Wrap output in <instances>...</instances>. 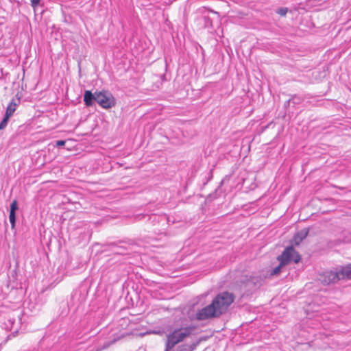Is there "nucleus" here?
Masks as SVG:
<instances>
[{"mask_svg": "<svg viewBox=\"0 0 351 351\" xmlns=\"http://www.w3.org/2000/svg\"><path fill=\"white\" fill-rule=\"evenodd\" d=\"M340 280H351V263L340 266L335 271L332 270L326 271L321 281L324 285H329Z\"/></svg>", "mask_w": 351, "mask_h": 351, "instance_id": "nucleus-1", "label": "nucleus"}, {"mask_svg": "<svg viewBox=\"0 0 351 351\" xmlns=\"http://www.w3.org/2000/svg\"><path fill=\"white\" fill-rule=\"evenodd\" d=\"M189 336V331L184 328L183 324L174 326L171 328V331L167 335L165 351H171L176 345L182 342Z\"/></svg>", "mask_w": 351, "mask_h": 351, "instance_id": "nucleus-2", "label": "nucleus"}, {"mask_svg": "<svg viewBox=\"0 0 351 351\" xmlns=\"http://www.w3.org/2000/svg\"><path fill=\"white\" fill-rule=\"evenodd\" d=\"M234 293L226 291L219 293L211 303L220 317L226 313L229 306L234 302Z\"/></svg>", "mask_w": 351, "mask_h": 351, "instance_id": "nucleus-3", "label": "nucleus"}, {"mask_svg": "<svg viewBox=\"0 0 351 351\" xmlns=\"http://www.w3.org/2000/svg\"><path fill=\"white\" fill-rule=\"evenodd\" d=\"M134 245V243L130 241L119 240L113 242H106L104 243H96L95 245H100L104 250L102 252L110 250L114 254L118 255H126L130 253L132 250L131 246Z\"/></svg>", "mask_w": 351, "mask_h": 351, "instance_id": "nucleus-4", "label": "nucleus"}, {"mask_svg": "<svg viewBox=\"0 0 351 351\" xmlns=\"http://www.w3.org/2000/svg\"><path fill=\"white\" fill-rule=\"evenodd\" d=\"M302 259L301 255L295 250L293 245L287 246L282 254L277 256L278 261H282L287 265L293 262L298 263Z\"/></svg>", "mask_w": 351, "mask_h": 351, "instance_id": "nucleus-5", "label": "nucleus"}, {"mask_svg": "<svg viewBox=\"0 0 351 351\" xmlns=\"http://www.w3.org/2000/svg\"><path fill=\"white\" fill-rule=\"evenodd\" d=\"M219 317V314L217 313L212 303L207 305L204 308L199 310L194 317L191 319H197L198 321H203L208 319Z\"/></svg>", "mask_w": 351, "mask_h": 351, "instance_id": "nucleus-6", "label": "nucleus"}, {"mask_svg": "<svg viewBox=\"0 0 351 351\" xmlns=\"http://www.w3.org/2000/svg\"><path fill=\"white\" fill-rule=\"evenodd\" d=\"M97 103L101 108L109 109L115 106L116 101L110 93L108 91H98Z\"/></svg>", "mask_w": 351, "mask_h": 351, "instance_id": "nucleus-7", "label": "nucleus"}, {"mask_svg": "<svg viewBox=\"0 0 351 351\" xmlns=\"http://www.w3.org/2000/svg\"><path fill=\"white\" fill-rule=\"evenodd\" d=\"M162 219L161 217L156 215H145V214H139L134 217V219L136 221H145V223L148 224H151L152 226L156 225V223H159L160 220Z\"/></svg>", "mask_w": 351, "mask_h": 351, "instance_id": "nucleus-8", "label": "nucleus"}, {"mask_svg": "<svg viewBox=\"0 0 351 351\" xmlns=\"http://www.w3.org/2000/svg\"><path fill=\"white\" fill-rule=\"evenodd\" d=\"M309 232V228H303L301 230L297 232L293 237V238L289 241V245H293V246L299 245L302 241L306 239Z\"/></svg>", "mask_w": 351, "mask_h": 351, "instance_id": "nucleus-9", "label": "nucleus"}, {"mask_svg": "<svg viewBox=\"0 0 351 351\" xmlns=\"http://www.w3.org/2000/svg\"><path fill=\"white\" fill-rule=\"evenodd\" d=\"M19 210L18 202L16 199H14L10 206V213H9V220L11 223L12 230H14L16 227V212Z\"/></svg>", "mask_w": 351, "mask_h": 351, "instance_id": "nucleus-10", "label": "nucleus"}, {"mask_svg": "<svg viewBox=\"0 0 351 351\" xmlns=\"http://www.w3.org/2000/svg\"><path fill=\"white\" fill-rule=\"evenodd\" d=\"M97 90H96L94 93H93L92 91L89 90H86L84 91V104L87 107H90L95 104V102H97Z\"/></svg>", "mask_w": 351, "mask_h": 351, "instance_id": "nucleus-11", "label": "nucleus"}, {"mask_svg": "<svg viewBox=\"0 0 351 351\" xmlns=\"http://www.w3.org/2000/svg\"><path fill=\"white\" fill-rule=\"evenodd\" d=\"M202 339L193 342L191 344L183 343L178 346L175 349L173 348L171 351H193L196 349L197 346L201 342Z\"/></svg>", "mask_w": 351, "mask_h": 351, "instance_id": "nucleus-12", "label": "nucleus"}, {"mask_svg": "<svg viewBox=\"0 0 351 351\" xmlns=\"http://www.w3.org/2000/svg\"><path fill=\"white\" fill-rule=\"evenodd\" d=\"M19 104H20V97H17L16 99L13 98L10 101L9 105L8 106L5 114L12 117L13 113L16 110V107L17 106H19Z\"/></svg>", "mask_w": 351, "mask_h": 351, "instance_id": "nucleus-13", "label": "nucleus"}, {"mask_svg": "<svg viewBox=\"0 0 351 351\" xmlns=\"http://www.w3.org/2000/svg\"><path fill=\"white\" fill-rule=\"evenodd\" d=\"M279 262H280L279 265L277 267H276L275 268H274L272 269V271H271V276L279 275L280 274V272L282 271V269L287 265L282 261H279Z\"/></svg>", "mask_w": 351, "mask_h": 351, "instance_id": "nucleus-14", "label": "nucleus"}, {"mask_svg": "<svg viewBox=\"0 0 351 351\" xmlns=\"http://www.w3.org/2000/svg\"><path fill=\"white\" fill-rule=\"evenodd\" d=\"M290 99H291V104H292L293 107L295 105L301 104L303 101V100H304V98L302 97H301L300 95H295V94L291 95Z\"/></svg>", "mask_w": 351, "mask_h": 351, "instance_id": "nucleus-15", "label": "nucleus"}, {"mask_svg": "<svg viewBox=\"0 0 351 351\" xmlns=\"http://www.w3.org/2000/svg\"><path fill=\"white\" fill-rule=\"evenodd\" d=\"M10 116L9 115H7V114H4V117L3 118V119L1 120V121L0 122V131L3 129H4L6 125H8V123L10 119Z\"/></svg>", "mask_w": 351, "mask_h": 351, "instance_id": "nucleus-16", "label": "nucleus"}, {"mask_svg": "<svg viewBox=\"0 0 351 351\" xmlns=\"http://www.w3.org/2000/svg\"><path fill=\"white\" fill-rule=\"evenodd\" d=\"M289 11L288 8L287 7H281L278 8L276 10V13L279 14L281 16H285Z\"/></svg>", "mask_w": 351, "mask_h": 351, "instance_id": "nucleus-17", "label": "nucleus"}, {"mask_svg": "<svg viewBox=\"0 0 351 351\" xmlns=\"http://www.w3.org/2000/svg\"><path fill=\"white\" fill-rule=\"evenodd\" d=\"M342 241L343 243H351V234L350 232H343Z\"/></svg>", "mask_w": 351, "mask_h": 351, "instance_id": "nucleus-18", "label": "nucleus"}, {"mask_svg": "<svg viewBox=\"0 0 351 351\" xmlns=\"http://www.w3.org/2000/svg\"><path fill=\"white\" fill-rule=\"evenodd\" d=\"M213 169H212L207 173V176L205 177L206 181L203 183L204 186H205L213 178Z\"/></svg>", "mask_w": 351, "mask_h": 351, "instance_id": "nucleus-19", "label": "nucleus"}, {"mask_svg": "<svg viewBox=\"0 0 351 351\" xmlns=\"http://www.w3.org/2000/svg\"><path fill=\"white\" fill-rule=\"evenodd\" d=\"M184 328L186 330L189 331V335H191L192 334V332L197 328V326L195 325H190V326L184 325Z\"/></svg>", "mask_w": 351, "mask_h": 351, "instance_id": "nucleus-20", "label": "nucleus"}, {"mask_svg": "<svg viewBox=\"0 0 351 351\" xmlns=\"http://www.w3.org/2000/svg\"><path fill=\"white\" fill-rule=\"evenodd\" d=\"M291 104V101L290 98L285 102V104H284V108H285V114L287 113L288 109H289Z\"/></svg>", "mask_w": 351, "mask_h": 351, "instance_id": "nucleus-21", "label": "nucleus"}, {"mask_svg": "<svg viewBox=\"0 0 351 351\" xmlns=\"http://www.w3.org/2000/svg\"><path fill=\"white\" fill-rule=\"evenodd\" d=\"M204 20L205 22L206 27H211L212 26V20L208 16H204Z\"/></svg>", "mask_w": 351, "mask_h": 351, "instance_id": "nucleus-22", "label": "nucleus"}, {"mask_svg": "<svg viewBox=\"0 0 351 351\" xmlns=\"http://www.w3.org/2000/svg\"><path fill=\"white\" fill-rule=\"evenodd\" d=\"M31 5L36 8L37 6L40 5V0H30Z\"/></svg>", "mask_w": 351, "mask_h": 351, "instance_id": "nucleus-23", "label": "nucleus"}, {"mask_svg": "<svg viewBox=\"0 0 351 351\" xmlns=\"http://www.w3.org/2000/svg\"><path fill=\"white\" fill-rule=\"evenodd\" d=\"M65 143H66L65 141H64V140H58V141H57L56 142V145L58 147H61L64 146Z\"/></svg>", "mask_w": 351, "mask_h": 351, "instance_id": "nucleus-24", "label": "nucleus"}, {"mask_svg": "<svg viewBox=\"0 0 351 351\" xmlns=\"http://www.w3.org/2000/svg\"><path fill=\"white\" fill-rule=\"evenodd\" d=\"M217 189H216L214 192V194H210V196L212 197L213 195H217Z\"/></svg>", "mask_w": 351, "mask_h": 351, "instance_id": "nucleus-25", "label": "nucleus"}, {"mask_svg": "<svg viewBox=\"0 0 351 351\" xmlns=\"http://www.w3.org/2000/svg\"><path fill=\"white\" fill-rule=\"evenodd\" d=\"M223 181L221 182L220 186L223 184Z\"/></svg>", "mask_w": 351, "mask_h": 351, "instance_id": "nucleus-26", "label": "nucleus"}, {"mask_svg": "<svg viewBox=\"0 0 351 351\" xmlns=\"http://www.w3.org/2000/svg\"><path fill=\"white\" fill-rule=\"evenodd\" d=\"M1 134V133L0 132V134Z\"/></svg>", "mask_w": 351, "mask_h": 351, "instance_id": "nucleus-27", "label": "nucleus"}]
</instances>
